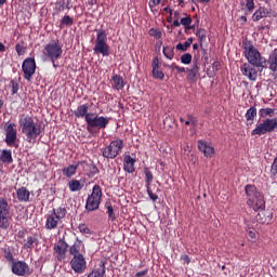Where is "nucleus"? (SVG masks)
Listing matches in <instances>:
<instances>
[{"instance_id":"1","label":"nucleus","mask_w":277,"mask_h":277,"mask_svg":"<svg viewBox=\"0 0 277 277\" xmlns=\"http://www.w3.org/2000/svg\"><path fill=\"white\" fill-rule=\"evenodd\" d=\"M19 127L22 133L26 136V141L29 144H36V140H38V136L42 133V128L38 122H35L34 117L29 115H21Z\"/></svg>"},{"instance_id":"2","label":"nucleus","mask_w":277,"mask_h":277,"mask_svg":"<svg viewBox=\"0 0 277 277\" xmlns=\"http://www.w3.org/2000/svg\"><path fill=\"white\" fill-rule=\"evenodd\" d=\"M245 192L248 198V206L253 209V211H263L265 209V199H263V194L256 189L254 185H247Z\"/></svg>"},{"instance_id":"3","label":"nucleus","mask_w":277,"mask_h":277,"mask_svg":"<svg viewBox=\"0 0 277 277\" xmlns=\"http://www.w3.org/2000/svg\"><path fill=\"white\" fill-rule=\"evenodd\" d=\"M242 49L245 50V56L249 64L256 66V68H261V66H263L265 58L261 56V52L254 48V44H252L251 41H243Z\"/></svg>"},{"instance_id":"4","label":"nucleus","mask_w":277,"mask_h":277,"mask_svg":"<svg viewBox=\"0 0 277 277\" xmlns=\"http://www.w3.org/2000/svg\"><path fill=\"white\" fill-rule=\"evenodd\" d=\"M94 53L109 57V44H107V31L103 28L96 29V39L93 48Z\"/></svg>"},{"instance_id":"5","label":"nucleus","mask_w":277,"mask_h":277,"mask_svg":"<svg viewBox=\"0 0 277 277\" xmlns=\"http://www.w3.org/2000/svg\"><path fill=\"white\" fill-rule=\"evenodd\" d=\"M109 124V117L98 116L96 114H91L87 116V131L94 133L95 131H101L102 129H107Z\"/></svg>"},{"instance_id":"6","label":"nucleus","mask_w":277,"mask_h":277,"mask_svg":"<svg viewBox=\"0 0 277 277\" xmlns=\"http://www.w3.org/2000/svg\"><path fill=\"white\" fill-rule=\"evenodd\" d=\"M63 53L64 50H62V44H60V40L48 43L43 50V55L45 60H51L54 68H57V65H55V60H60Z\"/></svg>"},{"instance_id":"7","label":"nucleus","mask_w":277,"mask_h":277,"mask_svg":"<svg viewBox=\"0 0 277 277\" xmlns=\"http://www.w3.org/2000/svg\"><path fill=\"white\" fill-rule=\"evenodd\" d=\"M101 198H103V190L100 185H94L92 194L87 199L85 210L96 211L101 205Z\"/></svg>"},{"instance_id":"8","label":"nucleus","mask_w":277,"mask_h":277,"mask_svg":"<svg viewBox=\"0 0 277 277\" xmlns=\"http://www.w3.org/2000/svg\"><path fill=\"white\" fill-rule=\"evenodd\" d=\"M123 146L124 145H123L122 140L113 141V142H110V144L108 146H106L102 150V155H103V157H105V159H116V156L120 155Z\"/></svg>"},{"instance_id":"9","label":"nucleus","mask_w":277,"mask_h":277,"mask_svg":"<svg viewBox=\"0 0 277 277\" xmlns=\"http://www.w3.org/2000/svg\"><path fill=\"white\" fill-rule=\"evenodd\" d=\"M0 228H10V205L3 198H0Z\"/></svg>"},{"instance_id":"10","label":"nucleus","mask_w":277,"mask_h":277,"mask_svg":"<svg viewBox=\"0 0 277 277\" xmlns=\"http://www.w3.org/2000/svg\"><path fill=\"white\" fill-rule=\"evenodd\" d=\"M22 70L24 72V79L31 81L34 75H36V60L28 57L22 64Z\"/></svg>"},{"instance_id":"11","label":"nucleus","mask_w":277,"mask_h":277,"mask_svg":"<svg viewBox=\"0 0 277 277\" xmlns=\"http://www.w3.org/2000/svg\"><path fill=\"white\" fill-rule=\"evenodd\" d=\"M11 265L15 276H31V268L25 261H15Z\"/></svg>"},{"instance_id":"12","label":"nucleus","mask_w":277,"mask_h":277,"mask_svg":"<svg viewBox=\"0 0 277 277\" xmlns=\"http://www.w3.org/2000/svg\"><path fill=\"white\" fill-rule=\"evenodd\" d=\"M70 267L75 274H83L88 268V262L83 255H75L70 261Z\"/></svg>"},{"instance_id":"13","label":"nucleus","mask_w":277,"mask_h":277,"mask_svg":"<svg viewBox=\"0 0 277 277\" xmlns=\"http://www.w3.org/2000/svg\"><path fill=\"white\" fill-rule=\"evenodd\" d=\"M68 252V245L66 240L60 239L58 242L54 246V254L57 261H66V253Z\"/></svg>"},{"instance_id":"14","label":"nucleus","mask_w":277,"mask_h":277,"mask_svg":"<svg viewBox=\"0 0 277 277\" xmlns=\"http://www.w3.org/2000/svg\"><path fill=\"white\" fill-rule=\"evenodd\" d=\"M17 140L16 123H10L5 128V142L8 146H14Z\"/></svg>"},{"instance_id":"15","label":"nucleus","mask_w":277,"mask_h":277,"mask_svg":"<svg viewBox=\"0 0 277 277\" xmlns=\"http://www.w3.org/2000/svg\"><path fill=\"white\" fill-rule=\"evenodd\" d=\"M240 70L245 77H248L250 81H256L258 71L255 68L250 66L249 64H245L240 67Z\"/></svg>"},{"instance_id":"16","label":"nucleus","mask_w":277,"mask_h":277,"mask_svg":"<svg viewBox=\"0 0 277 277\" xmlns=\"http://www.w3.org/2000/svg\"><path fill=\"white\" fill-rule=\"evenodd\" d=\"M123 170L129 174H133V172H135V159L130 155L123 157Z\"/></svg>"},{"instance_id":"17","label":"nucleus","mask_w":277,"mask_h":277,"mask_svg":"<svg viewBox=\"0 0 277 277\" xmlns=\"http://www.w3.org/2000/svg\"><path fill=\"white\" fill-rule=\"evenodd\" d=\"M198 148L203 153L205 157H213L215 155V148L211 147L207 142L198 141Z\"/></svg>"},{"instance_id":"18","label":"nucleus","mask_w":277,"mask_h":277,"mask_svg":"<svg viewBox=\"0 0 277 277\" xmlns=\"http://www.w3.org/2000/svg\"><path fill=\"white\" fill-rule=\"evenodd\" d=\"M90 106L88 104H82L78 106V108L74 111L76 118H84L85 122H88V116H92V114L88 113Z\"/></svg>"},{"instance_id":"19","label":"nucleus","mask_w":277,"mask_h":277,"mask_svg":"<svg viewBox=\"0 0 277 277\" xmlns=\"http://www.w3.org/2000/svg\"><path fill=\"white\" fill-rule=\"evenodd\" d=\"M272 14V10L265 9V6H260L252 15L254 22L261 21V18H267Z\"/></svg>"},{"instance_id":"20","label":"nucleus","mask_w":277,"mask_h":277,"mask_svg":"<svg viewBox=\"0 0 277 277\" xmlns=\"http://www.w3.org/2000/svg\"><path fill=\"white\" fill-rule=\"evenodd\" d=\"M188 71V79L189 81H196L198 77V72H200V66H198V60L194 58L193 65L190 68H187Z\"/></svg>"},{"instance_id":"21","label":"nucleus","mask_w":277,"mask_h":277,"mask_svg":"<svg viewBox=\"0 0 277 277\" xmlns=\"http://www.w3.org/2000/svg\"><path fill=\"white\" fill-rule=\"evenodd\" d=\"M60 219L57 216L53 215L52 213L48 215L47 222H45V228L48 230H53V228H57V224H60Z\"/></svg>"},{"instance_id":"22","label":"nucleus","mask_w":277,"mask_h":277,"mask_svg":"<svg viewBox=\"0 0 277 277\" xmlns=\"http://www.w3.org/2000/svg\"><path fill=\"white\" fill-rule=\"evenodd\" d=\"M16 194L19 202H29V196H31V194L26 187L18 188Z\"/></svg>"},{"instance_id":"23","label":"nucleus","mask_w":277,"mask_h":277,"mask_svg":"<svg viewBox=\"0 0 277 277\" xmlns=\"http://www.w3.org/2000/svg\"><path fill=\"white\" fill-rule=\"evenodd\" d=\"M14 159L12 158V150L10 149H0V163H13Z\"/></svg>"},{"instance_id":"24","label":"nucleus","mask_w":277,"mask_h":277,"mask_svg":"<svg viewBox=\"0 0 277 277\" xmlns=\"http://www.w3.org/2000/svg\"><path fill=\"white\" fill-rule=\"evenodd\" d=\"M88 277H105V262H101L97 268H94Z\"/></svg>"},{"instance_id":"25","label":"nucleus","mask_w":277,"mask_h":277,"mask_svg":"<svg viewBox=\"0 0 277 277\" xmlns=\"http://www.w3.org/2000/svg\"><path fill=\"white\" fill-rule=\"evenodd\" d=\"M84 182L79 180H71L68 182L70 192H81L83 189Z\"/></svg>"},{"instance_id":"26","label":"nucleus","mask_w":277,"mask_h":277,"mask_svg":"<svg viewBox=\"0 0 277 277\" xmlns=\"http://www.w3.org/2000/svg\"><path fill=\"white\" fill-rule=\"evenodd\" d=\"M77 168H79V164H71L63 168L62 169L63 175L67 176V179L75 176V174H77Z\"/></svg>"},{"instance_id":"27","label":"nucleus","mask_w":277,"mask_h":277,"mask_svg":"<svg viewBox=\"0 0 277 277\" xmlns=\"http://www.w3.org/2000/svg\"><path fill=\"white\" fill-rule=\"evenodd\" d=\"M81 246L82 242L80 240H77L70 248H69V254L71 256H81Z\"/></svg>"},{"instance_id":"28","label":"nucleus","mask_w":277,"mask_h":277,"mask_svg":"<svg viewBox=\"0 0 277 277\" xmlns=\"http://www.w3.org/2000/svg\"><path fill=\"white\" fill-rule=\"evenodd\" d=\"M275 114H276V108L267 107V108H261L259 110L260 118H267V116L268 118H274Z\"/></svg>"},{"instance_id":"29","label":"nucleus","mask_w":277,"mask_h":277,"mask_svg":"<svg viewBox=\"0 0 277 277\" xmlns=\"http://www.w3.org/2000/svg\"><path fill=\"white\" fill-rule=\"evenodd\" d=\"M144 174H145V187H153V180L155 176L153 175V172L148 168H144Z\"/></svg>"},{"instance_id":"30","label":"nucleus","mask_w":277,"mask_h":277,"mask_svg":"<svg viewBox=\"0 0 277 277\" xmlns=\"http://www.w3.org/2000/svg\"><path fill=\"white\" fill-rule=\"evenodd\" d=\"M245 118H246L247 122H250V124H252V120H254V118H256V107H254V106L250 107L247 110Z\"/></svg>"},{"instance_id":"31","label":"nucleus","mask_w":277,"mask_h":277,"mask_svg":"<svg viewBox=\"0 0 277 277\" xmlns=\"http://www.w3.org/2000/svg\"><path fill=\"white\" fill-rule=\"evenodd\" d=\"M113 81L115 83V90H122V88H124V79L122 76L115 75Z\"/></svg>"},{"instance_id":"32","label":"nucleus","mask_w":277,"mask_h":277,"mask_svg":"<svg viewBox=\"0 0 277 277\" xmlns=\"http://www.w3.org/2000/svg\"><path fill=\"white\" fill-rule=\"evenodd\" d=\"M194 42V38H188L184 44L183 43H177L175 49L177 51H183V53H185V51H187V49H189V47H192V43Z\"/></svg>"},{"instance_id":"33","label":"nucleus","mask_w":277,"mask_h":277,"mask_svg":"<svg viewBox=\"0 0 277 277\" xmlns=\"http://www.w3.org/2000/svg\"><path fill=\"white\" fill-rule=\"evenodd\" d=\"M52 214L56 217V220H64L66 217V208H56L53 209Z\"/></svg>"},{"instance_id":"34","label":"nucleus","mask_w":277,"mask_h":277,"mask_svg":"<svg viewBox=\"0 0 277 277\" xmlns=\"http://www.w3.org/2000/svg\"><path fill=\"white\" fill-rule=\"evenodd\" d=\"M34 243L35 246H38V237L36 236H29L27 239H26V242L24 245V248H28L31 250V248H34Z\"/></svg>"},{"instance_id":"35","label":"nucleus","mask_w":277,"mask_h":277,"mask_svg":"<svg viewBox=\"0 0 277 277\" xmlns=\"http://www.w3.org/2000/svg\"><path fill=\"white\" fill-rule=\"evenodd\" d=\"M269 69L273 70V72H277V49L275 50L273 57L269 60Z\"/></svg>"},{"instance_id":"36","label":"nucleus","mask_w":277,"mask_h":277,"mask_svg":"<svg viewBox=\"0 0 277 277\" xmlns=\"http://www.w3.org/2000/svg\"><path fill=\"white\" fill-rule=\"evenodd\" d=\"M162 53L167 60H174V48H163Z\"/></svg>"},{"instance_id":"37","label":"nucleus","mask_w":277,"mask_h":277,"mask_svg":"<svg viewBox=\"0 0 277 277\" xmlns=\"http://www.w3.org/2000/svg\"><path fill=\"white\" fill-rule=\"evenodd\" d=\"M196 36L199 38L200 42L207 41V30H205V28L197 29Z\"/></svg>"},{"instance_id":"38","label":"nucleus","mask_w":277,"mask_h":277,"mask_svg":"<svg viewBox=\"0 0 277 277\" xmlns=\"http://www.w3.org/2000/svg\"><path fill=\"white\" fill-rule=\"evenodd\" d=\"M75 21L72 19V17H70V15H65L62 21H61V25H66L67 27H70L71 25H74Z\"/></svg>"},{"instance_id":"39","label":"nucleus","mask_w":277,"mask_h":277,"mask_svg":"<svg viewBox=\"0 0 277 277\" xmlns=\"http://www.w3.org/2000/svg\"><path fill=\"white\" fill-rule=\"evenodd\" d=\"M106 209L110 222H116V213H114V207L111 205H108Z\"/></svg>"},{"instance_id":"40","label":"nucleus","mask_w":277,"mask_h":277,"mask_svg":"<svg viewBox=\"0 0 277 277\" xmlns=\"http://www.w3.org/2000/svg\"><path fill=\"white\" fill-rule=\"evenodd\" d=\"M4 259L11 264L15 262L14 254H12V251L10 249H4Z\"/></svg>"},{"instance_id":"41","label":"nucleus","mask_w":277,"mask_h":277,"mask_svg":"<svg viewBox=\"0 0 277 277\" xmlns=\"http://www.w3.org/2000/svg\"><path fill=\"white\" fill-rule=\"evenodd\" d=\"M55 10L56 12H64L66 10V2L64 0H60L55 3Z\"/></svg>"},{"instance_id":"42","label":"nucleus","mask_w":277,"mask_h":277,"mask_svg":"<svg viewBox=\"0 0 277 277\" xmlns=\"http://www.w3.org/2000/svg\"><path fill=\"white\" fill-rule=\"evenodd\" d=\"M146 189H147V194H148L150 200H153V202H157V200H159V196H157L155 193H153V186H149Z\"/></svg>"},{"instance_id":"43","label":"nucleus","mask_w":277,"mask_h":277,"mask_svg":"<svg viewBox=\"0 0 277 277\" xmlns=\"http://www.w3.org/2000/svg\"><path fill=\"white\" fill-rule=\"evenodd\" d=\"M153 77L155 79H163V77H166V75L163 74V71L159 70V68H155V69H153Z\"/></svg>"},{"instance_id":"44","label":"nucleus","mask_w":277,"mask_h":277,"mask_svg":"<svg viewBox=\"0 0 277 277\" xmlns=\"http://www.w3.org/2000/svg\"><path fill=\"white\" fill-rule=\"evenodd\" d=\"M182 64L188 65L192 62V54L185 53L181 56Z\"/></svg>"},{"instance_id":"45","label":"nucleus","mask_w":277,"mask_h":277,"mask_svg":"<svg viewBox=\"0 0 277 277\" xmlns=\"http://www.w3.org/2000/svg\"><path fill=\"white\" fill-rule=\"evenodd\" d=\"M271 174H272V176H276V174H277V156L274 158V161L272 163Z\"/></svg>"},{"instance_id":"46","label":"nucleus","mask_w":277,"mask_h":277,"mask_svg":"<svg viewBox=\"0 0 277 277\" xmlns=\"http://www.w3.org/2000/svg\"><path fill=\"white\" fill-rule=\"evenodd\" d=\"M80 233H82L83 235H90V227H88V225L85 224H80L78 226Z\"/></svg>"},{"instance_id":"47","label":"nucleus","mask_w":277,"mask_h":277,"mask_svg":"<svg viewBox=\"0 0 277 277\" xmlns=\"http://www.w3.org/2000/svg\"><path fill=\"white\" fill-rule=\"evenodd\" d=\"M15 51L17 53V55H25V47H23V44L17 43L15 45Z\"/></svg>"},{"instance_id":"48","label":"nucleus","mask_w":277,"mask_h":277,"mask_svg":"<svg viewBox=\"0 0 277 277\" xmlns=\"http://www.w3.org/2000/svg\"><path fill=\"white\" fill-rule=\"evenodd\" d=\"M181 25H183L184 27H186L187 25H192V18L189 16L186 17H182L180 19Z\"/></svg>"},{"instance_id":"49","label":"nucleus","mask_w":277,"mask_h":277,"mask_svg":"<svg viewBox=\"0 0 277 277\" xmlns=\"http://www.w3.org/2000/svg\"><path fill=\"white\" fill-rule=\"evenodd\" d=\"M149 34H150L151 36H154V38H156L157 40H159V38H161V36H162L161 31H159V30H157V29H155V28H151V29L149 30Z\"/></svg>"},{"instance_id":"50","label":"nucleus","mask_w":277,"mask_h":277,"mask_svg":"<svg viewBox=\"0 0 277 277\" xmlns=\"http://www.w3.org/2000/svg\"><path fill=\"white\" fill-rule=\"evenodd\" d=\"M160 3H166V0H149V8L160 5Z\"/></svg>"},{"instance_id":"51","label":"nucleus","mask_w":277,"mask_h":277,"mask_svg":"<svg viewBox=\"0 0 277 277\" xmlns=\"http://www.w3.org/2000/svg\"><path fill=\"white\" fill-rule=\"evenodd\" d=\"M246 8L249 12H252L254 10V0H246Z\"/></svg>"},{"instance_id":"52","label":"nucleus","mask_w":277,"mask_h":277,"mask_svg":"<svg viewBox=\"0 0 277 277\" xmlns=\"http://www.w3.org/2000/svg\"><path fill=\"white\" fill-rule=\"evenodd\" d=\"M188 120L192 122L193 126L198 124V119L194 117V115H187Z\"/></svg>"},{"instance_id":"53","label":"nucleus","mask_w":277,"mask_h":277,"mask_svg":"<svg viewBox=\"0 0 277 277\" xmlns=\"http://www.w3.org/2000/svg\"><path fill=\"white\" fill-rule=\"evenodd\" d=\"M151 66H153V70H154L155 68H159V58H158V57H155V58L153 60Z\"/></svg>"},{"instance_id":"54","label":"nucleus","mask_w":277,"mask_h":277,"mask_svg":"<svg viewBox=\"0 0 277 277\" xmlns=\"http://www.w3.org/2000/svg\"><path fill=\"white\" fill-rule=\"evenodd\" d=\"M17 92H18V84L12 81V94H16Z\"/></svg>"},{"instance_id":"55","label":"nucleus","mask_w":277,"mask_h":277,"mask_svg":"<svg viewBox=\"0 0 277 277\" xmlns=\"http://www.w3.org/2000/svg\"><path fill=\"white\" fill-rule=\"evenodd\" d=\"M192 29H196V25H187V26H185V29H184V31H185V34H189V30H192Z\"/></svg>"},{"instance_id":"56","label":"nucleus","mask_w":277,"mask_h":277,"mask_svg":"<svg viewBox=\"0 0 277 277\" xmlns=\"http://www.w3.org/2000/svg\"><path fill=\"white\" fill-rule=\"evenodd\" d=\"M146 274H148V269H144L142 272L136 273L135 277H144L146 276Z\"/></svg>"},{"instance_id":"57","label":"nucleus","mask_w":277,"mask_h":277,"mask_svg":"<svg viewBox=\"0 0 277 277\" xmlns=\"http://www.w3.org/2000/svg\"><path fill=\"white\" fill-rule=\"evenodd\" d=\"M183 3H196L194 0H179V5H183Z\"/></svg>"},{"instance_id":"58","label":"nucleus","mask_w":277,"mask_h":277,"mask_svg":"<svg viewBox=\"0 0 277 277\" xmlns=\"http://www.w3.org/2000/svg\"><path fill=\"white\" fill-rule=\"evenodd\" d=\"M171 27H181V21L179 22V19H174Z\"/></svg>"},{"instance_id":"59","label":"nucleus","mask_w":277,"mask_h":277,"mask_svg":"<svg viewBox=\"0 0 277 277\" xmlns=\"http://www.w3.org/2000/svg\"><path fill=\"white\" fill-rule=\"evenodd\" d=\"M173 18H174V21H179L181 18V13L179 11H175Z\"/></svg>"},{"instance_id":"60","label":"nucleus","mask_w":277,"mask_h":277,"mask_svg":"<svg viewBox=\"0 0 277 277\" xmlns=\"http://www.w3.org/2000/svg\"><path fill=\"white\" fill-rule=\"evenodd\" d=\"M182 261H185V263H189V262H190L188 255H183V256H182Z\"/></svg>"},{"instance_id":"61","label":"nucleus","mask_w":277,"mask_h":277,"mask_svg":"<svg viewBox=\"0 0 277 277\" xmlns=\"http://www.w3.org/2000/svg\"><path fill=\"white\" fill-rule=\"evenodd\" d=\"M168 68H170L171 70H176V68H179V65L172 64L169 65Z\"/></svg>"},{"instance_id":"62","label":"nucleus","mask_w":277,"mask_h":277,"mask_svg":"<svg viewBox=\"0 0 277 277\" xmlns=\"http://www.w3.org/2000/svg\"><path fill=\"white\" fill-rule=\"evenodd\" d=\"M177 72H185V67H175Z\"/></svg>"},{"instance_id":"63","label":"nucleus","mask_w":277,"mask_h":277,"mask_svg":"<svg viewBox=\"0 0 277 277\" xmlns=\"http://www.w3.org/2000/svg\"><path fill=\"white\" fill-rule=\"evenodd\" d=\"M5 51V45L0 42V53H3Z\"/></svg>"},{"instance_id":"64","label":"nucleus","mask_w":277,"mask_h":277,"mask_svg":"<svg viewBox=\"0 0 277 277\" xmlns=\"http://www.w3.org/2000/svg\"><path fill=\"white\" fill-rule=\"evenodd\" d=\"M249 236L251 237V239H254L256 237V233L254 232H249Z\"/></svg>"}]
</instances>
